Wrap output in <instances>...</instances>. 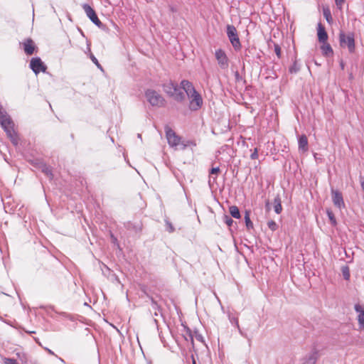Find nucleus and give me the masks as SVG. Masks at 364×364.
Wrapping results in <instances>:
<instances>
[{
	"instance_id": "28",
	"label": "nucleus",
	"mask_w": 364,
	"mask_h": 364,
	"mask_svg": "<svg viewBox=\"0 0 364 364\" xmlns=\"http://www.w3.org/2000/svg\"><path fill=\"white\" fill-rule=\"evenodd\" d=\"M326 213H327V215H328V218L331 222V224L333 225V226H336V224H337V222H336V219L335 218V215L333 214V213L329 210V209H327L326 210Z\"/></svg>"
},
{
	"instance_id": "27",
	"label": "nucleus",
	"mask_w": 364,
	"mask_h": 364,
	"mask_svg": "<svg viewBox=\"0 0 364 364\" xmlns=\"http://www.w3.org/2000/svg\"><path fill=\"white\" fill-rule=\"evenodd\" d=\"M300 70V65L298 64L296 60H295L293 64L289 67V72L291 74L297 73Z\"/></svg>"
},
{
	"instance_id": "10",
	"label": "nucleus",
	"mask_w": 364,
	"mask_h": 364,
	"mask_svg": "<svg viewBox=\"0 0 364 364\" xmlns=\"http://www.w3.org/2000/svg\"><path fill=\"white\" fill-rule=\"evenodd\" d=\"M145 97L152 107L158 106L159 103V94L157 92L149 89L145 92Z\"/></svg>"
},
{
	"instance_id": "7",
	"label": "nucleus",
	"mask_w": 364,
	"mask_h": 364,
	"mask_svg": "<svg viewBox=\"0 0 364 364\" xmlns=\"http://www.w3.org/2000/svg\"><path fill=\"white\" fill-rule=\"evenodd\" d=\"M226 32L227 36L235 50H240L241 48V43L236 28L233 25H228Z\"/></svg>"
},
{
	"instance_id": "35",
	"label": "nucleus",
	"mask_w": 364,
	"mask_h": 364,
	"mask_svg": "<svg viewBox=\"0 0 364 364\" xmlns=\"http://www.w3.org/2000/svg\"><path fill=\"white\" fill-rule=\"evenodd\" d=\"M223 221L228 226H231L232 225L233 222H234L233 220L231 218V217H230V216H228L227 215H224Z\"/></svg>"
},
{
	"instance_id": "30",
	"label": "nucleus",
	"mask_w": 364,
	"mask_h": 364,
	"mask_svg": "<svg viewBox=\"0 0 364 364\" xmlns=\"http://www.w3.org/2000/svg\"><path fill=\"white\" fill-rule=\"evenodd\" d=\"M323 16L325 17L327 22L329 23L332 22V16L329 9H323Z\"/></svg>"
},
{
	"instance_id": "38",
	"label": "nucleus",
	"mask_w": 364,
	"mask_h": 364,
	"mask_svg": "<svg viewBox=\"0 0 364 364\" xmlns=\"http://www.w3.org/2000/svg\"><path fill=\"white\" fill-rule=\"evenodd\" d=\"M102 274L105 276H107V274H109V272H110V269L107 265L103 264V268H102Z\"/></svg>"
},
{
	"instance_id": "25",
	"label": "nucleus",
	"mask_w": 364,
	"mask_h": 364,
	"mask_svg": "<svg viewBox=\"0 0 364 364\" xmlns=\"http://www.w3.org/2000/svg\"><path fill=\"white\" fill-rule=\"evenodd\" d=\"M196 144L192 140H182L179 146V149L184 150L187 147L193 146H195Z\"/></svg>"
},
{
	"instance_id": "36",
	"label": "nucleus",
	"mask_w": 364,
	"mask_h": 364,
	"mask_svg": "<svg viewBox=\"0 0 364 364\" xmlns=\"http://www.w3.org/2000/svg\"><path fill=\"white\" fill-rule=\"evenodd\" d=\"M220 172V168L219 167H213L210 171H209V174L210 176H213V175H215L217 176Z\"/></svg>"
},
{
	"instance_id": "43",
	"label": "nucleus",
	"mask_w": 364,
	"mask_h": 364,
	"mask_svg": "<svg viewBox=\"0 0 364 364\" xmlns=\"http://www.w3.org/2000/svg\"><path fill=\"white\" fill-rule=\"evenodd\" d=\"M46 350L48 351V353L49 354H50V355H55V356L58 357V356L54 353V352H53V350H51L50 349H49V348H46Z\"/></svg>"
},
{
	"instance_id": "44",
	"label": "nucleus",
	"mask_w": 364,
	"mask_h": 364,
	"mask_svg": "<svg viewBox=\"0 0 364 364\" xmlns=\"http://www.w3.org/2000/svg\"><path fill=\"white\" fill-rule=\"evenodd\" d=\"M154 323H156V328H157V330H158V331H159V323H158V320H157V319H156V318H154Z\"/></svg>"
},
{
	"instance_id": "4",
	"label": "nucleus",
	"mask_w": 364,
	"mask_h": 364,
	"mask_svg": "<svg viewBox=\"0 0 364 364\" xmlns=\"http://www.w3.org/2000/svg\"><path fill=\"white\" fill-rule=\"evenodd\" d=\"M0 125L7 136L16 132L13 119L4 108L0 110Z\"/></svg>"
},
{
	"instance_id": "18",
	"label": "nucleus",
	"mask_w": 364,
	"mask_h": 364,
	"mask_svg": "<svg viewBox=\"0 0 364 364\" xmlns=\"http://www.w3.org/2000/svg\"><path fill=\"white\" fill-rule=\"evenodd\" d=\"M228 319H229L230 323L232 325H233L234 326H235L238 329V331L241 336L246 337L247 335L241 330V328L240 327L237 317L233 316L230 312H228Z\"/></svg>"
},
{
	"instance_id": "11",
	"label": "nucleus",
	"mask_w": 364,
	"mask_h": 364,
	"mask_svg": "<svg viewBox=\"0 0 364 364\" xmlns=\"http://www.w3.org/2000/svg\"><path fill=\"white\" fill-rule=\"evenodd\" d=\"M332 200L335 206L341 209L345 207L342 193L334 189H331Z\"/></svg>"
},
{
	"instance_id": "3",
	"label": "nucleus",
	"mask_w": 364,
	"mask_h": 364,
	"mask_svg": "<svg viewBox=\"0 0 364 364\" xmlns=\"http://www.w3.org/2000/svg\"><path fill=\"white\" fill-rule=\"evenodd\" d=\"M338 40L341 48H347L350 53H355V43L354 33H345L344 31H341L338 36Z\"/></svg>"
},
{
	"instance_id": "13",
	"label": "nucleus",
	"mask_w": 364,
	"mask_h": 364,
	"mask_svg": "<svg viewBox=\"0 0 364 364\" xmlns=\"http://www.w3.org/2000/svg\"><path fill=\"white\" fill-rule=\"evenodd\" d=\"M36 165L41 170V171L49 178V180H52L53 178V174L52 171V168L50 166H48L43 161H37L36 162Z\"/></svg>"
},
{
	"instance_id": "45",
	"label": "nucleus",
	"mask_w": 364,
	"mask_h": 364,
	"mask_svg": "<svg viewBox=\"0 0 364 364\" xmlns=\"http://www.w3.org/2000/svg\"><path fill=\"white\" fill-rule=\"evenodd\" d=\"M340 66H341V69H342V70H343V69H344V66H345V65H344V63H343V61H341V63H340Z\"/></svg>"
},
{
	"instance_id": "8",
	"label": "nucleus",
	"mask_w": 364,
	"mask_h": 364,
	"mask_svg": "<svg viewBox=\"0 0 364 364\" xmlns=\"http://www.w3.org/2000/svg\"><path fill=\"white\" fill-rule=\"evenodd\" d=\"M29 68L36 75L41 72L45 73L47 70V66L39 57H34L31 59Z\"/></svg>"
},
{
	"instance_id": "39",
	"label": "nucleus",
	"mask_w": 364,
	"mask_h": 364,
	"mask_svg": "<svg viewBox=\"0 0 364 364\" xmlns=\"http://www.w3.org/2000/svg\"><path fill=\"white\" fill-rule=\"evenodd\" d=\"M250 158L252 159H257L258 158V149H257V148H255L254 149V151L250 155Z\"/></svg>"
},
{
	"instance_id": "20",
	"label": "nucleus",
	"mask_w": 364,
	"mask_h": 364,
	"mask_svg": "<svg viewBox=\"0 0 364 364\" xmlns=\"http://www.w3.org/2000/svg\"><path fill=\"white\" fill-rule=\"evenodd\" d=\"M299 149L304 151L308 149V139L306 135L302 134L298 140Z\"/></svg>"
},
{
	"instance_id": "31",
	"label": "nucleus",
	"mask_w": 364,
	"mask_h": 364,
	"mask_svg": "<svg viewBox=\"0 0 364 364\" xmlns=\"http://www.w3.org/2000/svg\"><path fill=\"white\" fill-rule=\"evenodd\" d=\"M235 82L237 83H242L243 85H245L246 84V80L244 79L239 73L238 71H235Z\"/></svg>"
},
{
	"instance_id": "48",
	"label": "nucleus",
	"mask_w": 364,
	"mask_h": 364,
	"mask_svg": "<svg viewBox=\"0 0 364 364\" xmlns=\"http://www.w3.org/2000/svg\"><path fill=\"white\" fill-rule=\"evenodd\" d=\"M269 202L267 201V203H266V206H267V208H269Z\"/></svg>"
},
{
	"instance_id": "5",
	"label": "nucleus",
	"mask_w": 364,
	"mask_h": 364,
	"mask_svg": "<svg viewBox=\"0 0 364 364\" xmlns=\"http://www.w3.org/2000/svg\"><path fill=\"white\" fill-rule=\"evenodd\" d=\"M164 131L167 142L170 147L173 148L174 150L179 149L182 138L168 125L164 127Z\"/></svg>"
},
{
	"instance_id": "26",
	"label": "nucleus",
	"mask_w": 364,
	"mask_h": 364,
	"mask_svg": "<svg viewBox=\"0 0 364 364\" xmlns=\"http://www.w3.org/2000/svg\"><path fill=\"white\" fill-rule=\"evenodd\" d=\"M245 222L246 228L248 230L253 229V223L250 220V213L248 211L245 212Z\"/></svg>"
},
{
	"instance_id": "42",
	"label": "nucleus",
	"mask_w": 364,
	"mask_h": 364,
	"mask_svg": "<svg viewBox=\"0 0 364 364\" xmlns=\"http://www.w3.org/2000/svg\"><path fill=\"white\" fill-rule=\"evenodd\" d=\"M111 238H112V242H113L114 244L117 243V237H115L112 234L111 235Z\"/></svg>"
},
{
	"instance_id": "29",
	"label": "nucleus",
	"mask_w": 364,
	"mask_h": 364,
	"mask_svg": "<svg viewBox=\"0 0 364 364\" xmlns=\"http://www.w3.org/2000/svg\"><path fill=\"white\" fill-rule=\"evenodd\" d=\"M342 274L343 278L346 280H348L350 279V269L348 266H343L341 269Z\"/></svg>"
},
{
	"instance_id": "17",
	"label": "nucleus",
	"mask_w": 364,
	"mask_h": 364,
	"mask_svg": "<svg viewBox=\"0 0 364 364\" xmlns=\"http://www.w3.org/2000/svg\"><path fill=\"white\" fill-rule=\"evenodd\" d=\"M320 48H321L322 55L326 57L331 56L333 54V50L331 46L329 43H328L327 42L322 43V45L321 46Z\"/></svg>"
},
{
	"instance_id": "34",
	"label": "nucleus",
	"mask_w": 364,
	"mask_h": 364,
	"mask_svg": "<svg viewBox=\"0 0 364 364\" xmlns=\"http://www.w3.org/2000/svg\"><path fill=\"white\" fill-rule=\"evenodd\" d=\"M274 52H275L277 56L278 57V58H281V57H282L281 48L277 43L274 44Z\"/></svg>"
},
{
	"instance_id": "1",
	"label": "nucleus",
	"mask_w": 364,
	"mask_h": 364,
	"mask_svg": "<svg viewBox=\"0 0 364 364\" xmlns=\"http://www.w3.org/2000/svg\"><path fill=\"white\" fill-rule=\"evenodd\" d=\"M181 87L185 95L189 99V108L192 111L198 110L203 105V99L200 95L196 91L192 82L183 80L181 82Z\"/></svg>"
},
{
	"instance_id": "6",
	"label": "nucleus",
	"mask_w": 364,
	"mask_h": 364,
	"mask_svg": "<svg viewBox=\"0 0 364 364\" xmlns=\"http://www.w3.org/2000/svg\"><path fill=\"white\" fill-rule=\"evenodd\" d=\"M82 8L86 13L89 19L99 28L102 30L106 29V26L104 25L99 19L95 11L87 4H84Z\"/></svg>"
},
{
	"instance_id": "2",
	"label": "nucleus",
	"mask_w": 364,
	"mask_h": 364,
	"mask_svg": "<svg viewBox=\"0 0 364 364\" xmlns=\"http://www.w3.org/2000/svg\"><path fill=\"white\" fill-rule=\"evenodd\" d=\"M163 90L169 97L178 102H183L186 100V95L181 85L178 87V84L172 81L164 83Z\"/></svg>"
},
{
	"instance_id": "41",
	"label": "nucleus",
	"mask_w": 364,
	"mask_h": 364,
	"mask_svg": "<svg viewBox=\"0 0 364 364\" xmlns=\"http://www.w3.org/2000/svg\"><path fill=\"white\" fill-rule=\"evenodd\" d=\"M151 303H152V306H153L154 309H159V306L158 305L157 301H155V300L154 299V298H152V297H151Z\"/></svg>"
},
{
	"instance_id": "50",
	"label": "nucleus",
	"mask_w": 364,
	"mask_h": 364,
	"mask_svg": "<svg viewBox=\"0 0 364 364\" xmlns=\"http://www.w3.org/2000/svg\"><path fill=\"white\" fill-rule=\"evenodd\" d=\"M193 364H196V362L193 360Z\"/></svg>"
},
{
	"instance_id": "40",
	"label": "nucleus",
	"mask_w": 364,
	"mask_h": 364,
	"mask_svg": "<svg viewBox=\"0 0 364 364\" xmlns=\"http://www.w3.org/2000/svg\"><path fill=\"white\" fill-rule=\"evenodd\" d=\"M215 181H216V176L215 177H213V176H209L208 185H209L210 188L213 187V184Z\"/></svg>"
},
{
	"instance_id": "21",
	"label": "nucleus",
	"mask_w": 364,
	"mask_h": 364,
	"mask_svg": "<svg viewBox=\"0 0 364 364\" xmlns=\"http://www.w3.org/2000/svg\"><path fill=\"white\" fill-rule=\"evenodd\" d=\"M317 360V353L313 352L309 355H306L304 358V361L301 364H316Z\"/></svg>"
},
{
	"instance_id": "33",
	"label": "nucleus",
	"mask_w": 364,
	"mask_h": 364,
	"mask_svg": "<svg viewBox=\"0 0 364 364\" xmlns=\"http://www.w3.org/2000/svg\"><path fill=\"white\" fill-rule=\"evenodd\" d=\"M267 226L272 231H275L278 228L277 224L274 220L268 221Z\"/></svg>"
},
{
	"instance_id": "24",
	"label": "nucleus",
	"mask_w": 364,
	"mask_h": 364,
	"mask_svg": "<svg viewBox=\"0 0 364 364\" xmlns=\"http://www.w3.org/2000/svg\"><path fill=\"white\" fill-rule=\"evenodd\" d=\"M229 211L231 215V216L234 218H240V213L239 210V208L235 205H232L229 208Z\"/></svg>"
},
{
	"instance_id": "22",
	"label": "nucleus",
	"mask_w": 364,
	"mask_h": 364,
	"mask_svg": "<svg viewBox=\"0 0 364 364\" xmlns=\"http://www.w3.org/2000/svg\"><path fill=\"white\" fill-rule=\"evenodd\" d=\"M274 209L277 214L282 211V199L279 195H277L274 199Z\"/></svg>"
},
{
	"instance_id": "12",
	"label": "nucleus",
	"mask_w": 364,
	"mask_h": 364,
	"mask_svg": "<svg viewBox=\"0 0 364 364\" xmlns=\"http://www.w3.org/2000/svg\"><path fill=\"white\" fill-rule=\"evenodd\" d=\"M126 229L132 234H138L141 231L142 224L140 221L128 222L124 225Z\"/></svg>"
},
{
	"instance_id": "47",
	"label": "nucleus",
	"mask_w": 364,
	"mask_h": 364,
	"mask_svg": "<svg viewBox=\"0 0 364 364\" xmlns=\"http://www.w3.org/2000/svg\"><path fill=\"white\" fill-rule=\"evenodd\" d=\"M137 137L140 139H141V134H137Z\"/></svg>"
},
{
	"instance_id": "32",
	"label": "nucleus",
	"mask_w": 364,
	"mask_h": 364,
	"mask_svg": "<svg viewBox=\"0 0 364 364\" xmlns=\"http://www.w3.org/2000/svg\"><path fill=\"white\" fill-rule=\"evenodd\" d=\"M90 60H92V62L96 65V66L100 69L101 70H102V67L101 65V64L99 63L98 60L96 58V57L92 54V53H90Z\"/></svg>"
},
{
	"instance_id": "23",
	"label": "nucleus",
	"mask_w": 364,
	"mask_h": 364,
	"mask_svg": "<svg viewBox=\"0 0 364 364\" xmlns=\"http://www.w3.org/2000/svg\"><path fill=\"white\" fill-rule=\"evenodd\" d=\"M11 144L15 146V147H17L18 144H19V141H20V137H19V135H18V133L17 131H16L15 132H14V134L9 135L7 136Z\"/></svg>"
},
{
	"instance_id": "37",
	"label": "nucleus",
	"mask_w": 364,
	"mask_h": 364,
	"mask_svg": "<svg viewBox=\"0 0 364 364\" xmlns=\"http://www.w3.org/2000/svg\"><path fill=\"white\" fill-rule=\"evenodd\" d=\"M345 1H346V0H335V3H336L337 8L338 9L341 10Z\"/></svg>"
},
{
	"instance_id": "16",
	"label": "nucleus",
	"mask_w": 364,
	"mask_h": 364,
	"mask_svg": "<svg viewBox=\"0 0 364 364\" xmlns=\"http://www.w3.org/2000/svg\"><path fill=\"white\" fill-rule=\"evenodd\" d=\"M317 35L320 43H325L327 41L328 33L326 31L325 27L321 23H318Z\"/></svg>"
},
{
	"instance_id": "49",
	"label": "nucleus",
	"mask_w": 364,
	"mask_h": 364,
	"mask_svg": "<svg viewBox=\"0 0 364 364\" xmlns=\"http://www.w3.org/2000/svg\"><path fill=\"white\" fill-rule=\"evenodd\" d=\"M3 109V107L0 105V110Z\"/></svg>"
},
{
	"instance_id": "46",
	"label": "nucleus",
	"mask_w": 364,
	"mask_h": 364,
	"mask_svg": "<svg viewBox=\"0 0 364 364\" xmlns=\"http://www.w3.org/2000/svg\"><path fill=\"white\" fill-rule=\"evenodd\" d=\"M59 358V360H60V362H62V363H65V360H64L63 358Z\"/></svg>"
},
{
	"instance_id": "9",
	"label": "nucleus",
	"mask_w": 364,
	"mask_h": 364,
	"mask_svg": "<svg viewBox=\"0 0 364 364\" xmlns=\"http://www.w3.org/2000/svg\"><path fill=\"white\" fill-rule=\"evenodd\" d=\"M215 59L218 61V64L219 67L225 70L229 66V59L225 53V52L222 49H218L215 50Z\"/></svg>"
},
{
	"instance_id": "15",
	"label": "nucleus",
	"mask_w": 364,
	"mask_h": 364,
	"mask_svg": "<svg viewBox=\"0 0 364 364\" xmlns=\"http://www.w3.org/2000/svg\"><path fill=\"white\" fill-rule=\"evenodd\" d=\"M23 50L27 55H32L36 48L34 42L31 38L26 39L25 41L23 43Z\"/></svg>"
},
{
	"instance_id": "19",
	"label": "nucleus",
	"mask_w": 364,
	"mask_h": 364,
	"mask_svg": "<svg viewBox=\"0 0 364 364\" xmlns=\"http://www.w3.org/2000/svg\"><path fill=\"white\" fill-rule=\"evenodd\" d=\"M164 230L168 233H173L176 230L171 220L167 216L164 217Z\"/></svg>"
},
{
	"instance_id": "14",
	"label": "nucleus",
	"mask_w": 364,
	"mask_h": 364,
	"mask_svg": "<svg viewBox=\"0 0 364 364\" xmlns=\"http://www.w3.org/2000/svg\"><path fill=\"white\" fill-rule=\"evenodd\" d=\"M354 309L358 313V322L359 324V327L361 329H364V306L360 305V304H355L354 306Z\"/></svg>"
}]
</instances>
